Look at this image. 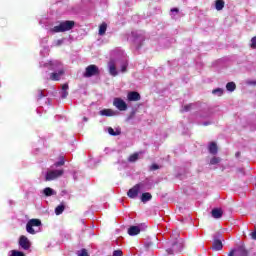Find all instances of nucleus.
Instances as JSON below:
<instances>
[{
    "label": "nucleus",
    "mask_w": 256,
    "mask_h": 256,
    "mask_svg": "<svg viewBox=\"0 0 256 256\" xmlns=\"http://www.w3.org/2000/svg\"><path fill=\"white\" fill-rule=\"evenodd\" d=\"M223 7H225V1L223 0H216L215 8L217 11H222Z\"/></svg>",
    "instance_id": "5701e85b"
},
{
    "label": "nucleus",
    "mask_w": 256,
    "mask_h": 256,
    "mask_svg": "<svg viewBox=\"0 0 256 256\" xmlns=\"http://www.w3.org/2000/svg\"><path fill=\"white\" fill-rule=\"evenodd\" d=\"M236 156H239V152L236 153Z\"/></svg>",
    "instance_id": "c03bdc74"
},
{
    "label": "nucleus",
    "mask_w": 256,
    "mask_h": 256,
    "mask_svg": "<svg viewBox=\"0 0 256 256\" xmlns=\"http://www.w3.org/2000/svg\"><path fill=\"white\" fill-rule=\"evenodd\" d=\"M97 73H99V68H97L95 65H90L86 68L84 76L93 77V75H97Z\"/></svg>",
    "instance_id": "9b49d317"
},
{
    "label": "nucleus",
    "mask_w": 256,
    "mask_h": 256,
    "mask_svg": "<svg viewBox=\"0 0 256 256\" xmlns=\"http://www.w3.org/2000/svg\"><path fill=\"white\" fill-rule=\"evenodd\" d=\"M113 105L118 111H127V103L121 98H114Z\"/></svg>",
    "instance_id": "6e6552de"
},
{
    "label": "nucleus",
    "mask_w": 256,
    "mask_h": 256,
    "mask_svg": "<svg viewBox=\"0 0 256 256\" xmlns=\"http://www.w3.org/2000/svg\"><path fill=\"white\" fill-rule=\"evenodd\" d=\"M44 195H46V197H51V195H55V190H53L50 187H47L43 190Z\"/></svg>",
    "instance_id": "b1692460"
},
{
    "label": "nucleus",
    "mask_w": 256,
    "mask_h": 256,
    "mask_svg": "<svg viewBox=\"0 0 256 256\" xmlns=\"http://www.w3.org/2000/svg\"><path fill=\"white\" fill-rule=\"evenodd\" d=\"M42 97H45V95H43V91H39L38 99H42Z\"/></svg>",
    "instance_id": "ea45409f"
},
{
    "label": "nucleus",
    "mask_w": 256,
    "mask_h": 256,
    "mask_svg": "<svg viewBox=\"0 0 256 256\" xmlns=\"http://www.w3.org/2000/svg\"><path fill=\"white\" fill-rule=\"evenodd\" d=\"M157 169H159V165H157V164H152V165L150 166V170H151V171H157Z\"/></svg>",
    "instance_id": "e433bc0d"
},
{
    "label": "nucleus",
    "mask_w": 256,
    "mask_h": 256,
    "mask_svg": "<svg viewBox=\"0 0 256 256\" xmlns=\"http://www.w3.org/2000/svg\"><path fill=\"white\" fill-rule=\"evenodd\" d=\"M183 251V240L182 239H176L174 243H172V248H169L167 250V253L169 255H173L175 253H181Z\"/></svg>",
    "instance_id": "423d86ee"
},
{
    "label": "nucleus",
    "mask_w": 256,
    "mask_h": 256,
    "mask_svg": "<svg viewBox=\"0 0 256 256\" xmlns=\"http://www.w3.org/2000/svg\"><path fill=\"white\" fill-rule=\"evenodd\" d=\"M99 113L102 117H115V115H117V112L112 109H103Z\"/></svg>",
    "instance_id": "ddd939ff"
},
{
    "label": "nucleus",
    "mask_w": 256,
    "mask_h": 256,
    "mask_svg": "<svg viewBox=\"0 0 256 256\" xmlns=\"http://www.w3.org/2000/svg\"><path fill=\"white\" fill-rule=\"evenodd\" d=\"M213 95H217L218 97H221L223 95V89L217 88L212 91Z\"/></svg>",
    "instance_id": "7c9ffc66"
},
{
    "label": "nucleus",
    "mask_w": 256,
    "mask_h": 256,
    "mask_svg": "<svg viewBox=\"0 0 256 256\" xmlns=\"http://www.w3.org/2000/svg\"><path fill=\"white\" fill-rule=\"evenodd\" d=\"M41 227V220L39 219H31L26 224V231L30 235H35V233H39V229L35 230V228Z\"/></svg>",
    "instance_id": "39448f33"
},
{
    "label": "nucleus",
    "mask_w": 256,
    "mask_h": 256,
    "mask_svg": "<svg viewBox=\"0 0 256 256\" xmlns=\"http://www.w3.org/2000/svg\"><path fill=\"white\" fill-rule=\"evenodd\" d=\"M107 131L109 135H112L113 137H117V135H121V130L120 129H113L112 127H108Z\"/></svg>",
    "instance_id": "6ab92c4d"
},
{
    "label": "nucleus",
    "mask_w": 256,
    "mask_h": 256,
    "mask_svg": "<svg viewBox=\"0 0 256 256\" xmlns=\"http://www.w3.org/2000/svg\"><path fill=\"white\" fill-rule=\"evenodd\" d=\"M212 249L214 251H221L223 249V243L221 240H214Z\"/></svg>",
    "instance_id": "dca6fc26"
},
{
    "label": "nucleus",
    "mask_w": 256,
    "mask_h": 256,
    "mask_svg": "<svg viewBox=\"0 0 256 256\" xmlns=\"http://www.w3.org/2000/svg\"><path fill=\"white\" fill-rule=\"evenodd\" d=\"M143 187H144L143 183L136 184L127 192L128 197L130 199H137L139 193L143 191Z\"/></svg>",
    "instance_id": "0eeeda50"
},
{
    "label": "nucleus",
    "mask_w": 256,
    "mask_h": 256,
    "mask_svg": "<svg viewBox=\"0 0 256 256\" xmlns=\"http://www.w3.org/2000/svg\"><path fill=\"white\" fill-rule=\"evenodd\" d=\"M63 165H65V158L60 157L58 162H55L54 165L50 167V169L47 170L45 179L47 181H55V179H59V177L63 176V173H65V170H63Z\"/></svg>",
    "instance_id": "7ed1b4c3"
},
{
    "label": "nucleus",
    "mask_w": 256,
    "mask_h": 256,
    "mask_svg": "<svg viewBox=\"0 0 256 256\" xmlns=\"http://www.w3.org/2000/svg\"><path fill=\"white\" fill-rule=\"evenodd\" d=\"M83 119H84V121H87V117H84Z\"/></svg>",
    "instance_id": "37998d69"
},
{
    "label": "nucleus",
    "mask_w": 256,
    "mask_h": 256,
    "mask_svg": "<svg viewBox=\"0 0 256 256\" xmlns=\"http://www.w3.org/2000/svg\"><path fill=\"white\" fill-rule=\"evenodd\" d=\"M132 37L134 38V43H138V41H143V36L139 32H132Z\"/></svg>",
    "instance_id": "412c9836"
},
{
    "label": "nucleus",
    "mask_w": 256,
    "mask_h": 256,
    "mask_svg": "<svg viewBox=\"0 0 256 256\" xmlns=\"http://www.w3.org/2000/svg\"><path fill=\"white\" fill-rule=\"evenodd\" d=\"M221 163V158L219 157H213L211 160H210V165H217Z\"/></svg>",
    "instance_id": "c85d7f7f"
},
{
    "label": "nucleus",
    "mask_w": 256,
    "mask_h": 256,
    "mask_svg": "<svg viewBox=\"0 0 256 256\" xmlns=\"http://www.w3.org/2000/svg\"><path fill=\"white\" fill-rule=\"evenodd\" d=\"M19 245L21 248L24 249V251H28V249L31 248V241H29V238H27V236H21L19 239Z\"/></svg>",
    "instance_id": "1a4fd4ad"
},
{
    "label": "nucleus",
    "mask_w": 256,
    "mask_h": 256,
    "mask_svg": "<svg viewBox=\"0 0 256 256\" xmlns=\"http://www.w3.org/2000/svg\"><path fill=\"white\" fill-rule=\"evenodd\" d=\"M63 211H65V206H63V205H59L55 208L56 215H61V213H63Z\"/></svg>",
    "instance_id": "cd10ccee"
},
{
    "label": "nucleus",
    "mask_w": 256,
    "mask_h": 256,
    "mask_svg": "<svg viewBox=\"0 0 256 256\" xmlns=\"http://www.w3.org/2000/svg\"><path fill=\"white\" fill-rule=\"evenodd\" d=\"M251 238L254 239V241H256V231L250 233Z\"/></svg>",
    "instance_id": "4c0bfd02"
},
{
    "label": "nucleus",
    "mask_w": 256,
    "mask_h": 256,
    "mask_svg": "<svg viewBox=\"0 0 256 256\" xmlns=\"http://www.w3.org/2000/svg\"><path fill=\"white\" fill-rule=\"evenodd\" d=\"M208 151L211 155H217V144L215 142H211L208 146Z\"/></svg>",
    "instance_id": "f3484780"
},
{
    "label": "nucleus",
    "mask_w": 256,
    "mask_h": 256,
    "mask_svg": "<svg viewBox=\"0 0 256 256\" xmlns=\"http://www.w3.org/2000/svg\"><path fill=\"white\" fill-rule=\"evenodd\" d=\"M113 256H123V252L121 250H115Z\"/></svg>",
    "instance_id": "c9c22d12"
},
{
    "label": "nucleus",
    "mask_w": 256,
    "mask_h": 256,
    "mask_svg": "<svg viewBox=\"0 0 256 256\" xmlns=\"http://www.w3.org/2000/svg\"><path fill=\"white\" fill-rule=\"evenodd\" d=\"M63 41H65V40L64 39L57 40V41L54 42V45L56 47H59V45H63Z\"/></svg>",
    "instance_id": "f704fd0d"
},
{
    "label": "nucleus",
    "mask_w": 256,
    "mask_h": 256,
    "mask_svg": "<svg viewBox=\"0 0 256 256\" xmlns=\"http://www.w3.org/2000/svg\"><path fill=\"white\" fill-rule=\"evenodd\" d=\"M140 155H141V152H136V153L129 156L128 161L130 163H135V161L139 160Z\"/></svg>",
    "instance_id": "aec40b11"
},
{
    "label": "nucleus",
    "mask_w": 256,
    "mask_h": 256,
    "mask_svg": "<svg viewBox=\"0 0 256 256\" xmlns=\"http://www.w3.org/2000/svg\"><path fill=\"white\" fill-rule=\"evenodd\" d=\"M106 31H107V24L102 23L99 27V35H105Z\"/></svg>",
    "instance_id": "393cba45"
},
{
    "label": "nucleus",
    "mask_w": 256,
    "mask_h": 256,
    "mask_svg": "<svg viewBox=\"0 0 256 256\" xmlns=\"http://www.w3.org/2000/svg\"><path fill=\"white\" fill-rule=\"evenodd\" d=\"M141 233V228L139 226H131L128 228V235L131 237H135V235H139Z\"/></svg>",
    "instance_id": "4468645a"
},
{
    "label": "nucleus",
    "mask_w": 256,
    "mask_h": 256,
    "mask_svg": "<svg viewBox=\"0 0 256 256\" xmlns=\"http://www.w3.org/2000/svg\"><path fill=\"white\" fill-rule=\"evenodd\" d=\"M78 256H89V253H87L86 249H82L80 252H78Z\"/></svg>",
    "instance_id": "473e14b6"
},
{
    "label": "nucleus",
    "mask_w": 256,
    "mask_h": 256,
    "mask_svg": "<svg viewBox=\"0 0 256 256\" xmlns=\"http://www.w3.org/2000/svg\"><path fill=\"white\" fill-rule=\"evenodd\" d=\"M128 101H141V95L138 92L132 91L127 95Z\"/></svg>",
    "instance_id": "f8f14e48"
},
{
    "label": "nucleus",
    "mask_w": 256,
    "mask_h": 256,
    "mask_svg": "<svg viewBox=\"0 0 256 256\" xmlns=\"http://www.w3.org/2000/svg\"><path fill=\"white\" fill-rule=\"evenodd\" d=\"M251 47L252 49H256V36L251 39Z\"/></svg>",
    "instance_id": "72a5a7b5"
},
{
    "label": "nucleus",
    "mask_w": 256,
    "mask_h": 256,
    "mask_svg": "<svg viewBox=\"0 0 256 256\" xmlns=\"http://www.w3.org/2000/svg\"><path fill=\"white\" fill-rule=\"evenodd\" d=\"M236 85H235V83L234 82H229V83H227V85H226V89H227V91H230V92H233L235 89H236Z\"/></svg>",
    "instance_id": "a878e982"
},
{
    "label": "nucleus",
    "mask_w": 256,
    "mask_h": 256,
    "mask_svg": "<svg viewBox=\"0 0 256 256\" xmlns=\"http://www.w3.org/2000/svg\"><path fill=\"white\" fill-rule=\"evenodd\" d=\"M10 256H25V253L18 251V250H11L9 252Z\"/></svg>",
    "instance_id": "bb28decb"
},
{
    "label": "nucleus",
    "mask_w": 256,
    "mask_h": 256,
    "mask_svg": "<svg viewBox=\"0 0 256 256\" xmlns=\"http://www.w3.org/2000/svg\"><path fill=\"white\" fill-rule=\"evenodd\" d=\"M195 105H193V104H188V105H186V106H184L182 109H181V111H182V113H187V111H191V108H193Z\"/></svg>",
    "instance_id": "c756f323"
},
{
    "label": "nucleus",
    "mask_w": 256,
    "mask_h": 256,
    "mask_svg": "<svg viewBox=\"0 0 256 256\" xmlns=\"http://www.w3.org/2000/svg\"><path fill=\"white\" fill-rule=\"evenodd\" d=\"M112 57L116 58H112L108 62V70L112 77H117V75H119V72L117 71V65H120L121 72L125 73L129 64L127 63V58H125V52H123L121 49L112 51Z\"/></svg>",
    "instance_id": "f257e3e1"
},
{
    "label": "nucleus",
    "mask_w": 256,
    "mask_h": 256,
    "mask_svg": "<svg viewBox=\"0 0 256 256\" xmlns=\"http://www.w3.org/2000/svg\"><path fill=\"white\" fill-rule=\"evenodd\" d=\"M151 199H152V196H151V193L149 192L143 193L141 196L142 203H147V201H151Z\"/></svg>",
    "instance_id": "4be33fe9"
},
{
    "label": "nucleus",
    "mask_w": 256,
    "mask_h": 256,
    "mask_svg": "<svg viewBox=\"0 0 256 256\" xmlns=\"http://www.w3.org/2000/svg\"><path fill=\"white\" fill-rule=\"evenodd\" d=\"M40 54H41L43 57H46V55H49V48H48V47H45L42 51H40Z\"/></svg>",
    "instance_id": "2f4dec72"
},
{
    "label": "nucleus",
    "mask_w": 256,
    "mask_h": 256,
    "mask_svg": "<svg viewBox=\"0 0 256 256\" xmlns=\"http://www.w3.org/2000/svg\"><path fill=\"white\" fill-rule=\"evenodd\" d=\"M203 125L207 126V125H209V122H204Z\"/></svg>",
    "instance_id": "a19ab883"
},
{
    "label": "nucleus",
    "mask_w": 256,
    "mask_h": 256,
    "mask_svg": "<svg viewBox=\"0 0 256 256\" xmlns=\"http://www.w3.org/2000/svg\"><path fill=\"white\" fill-rule=\"evenodd\" d=\"M251 85H256V81L250 82Z\"/></svg>",
    "instance_id": "79ce46f5"
},
{
    "label": "nucleus",
    "mask_w": 256,
    "mask_h": 256,
    "mask_svg": "<svg viewBox=\"0 0 256 256\" xmlns=\"http://www.w3.org/2000/svg\"><path fill=\"white\" fill-rule=\"evenodd\" d=\"M69 84H64L62 86V91H61V98L62 99H67V95H69Z\"/></svg>",
    "instance_id": "a211bd4d"
},
{
    "label": "nucleus",
    "mask_w": 256,
    "mask_h": 256,
    "mask_svg": "<svg viewBox=\"0 0 256 256\" xmlns=\"http://www.w3.org/2000/svg\"><path fill=\"white\" fill-rule=\"evenodd\" d=\"M40 67H45L50 71H54L50 74L51 81H60L61 77L65 75V70L63 69V64L59 60H51L48 62H40Z\"/></svg>",
    "instance_id": "f03ea898"
},
{
    "label": "nucleus",
    "mask_w": 256,
    "mask_h": 256,
    "mask_svg": "<svg viewBox=\"0 0 256 256\" xmlns=\"http://www.w3.org/2000/svg\"><path fill=\"white\" fill-rule=\"evenodd\" d=\"M228 256H247V250L243 246H240L238 248H235L232 250Z\"/></svg>",
    "instance_id": "9d476101"
},
{
    "label": "nucleus",
    "mask_w": 256,
    "mask_h": 256,
    "mask_svg": "<svg viewBox=\"0 0 256 256\" xmlns=\"http://www.w3.org/2000/svg\"><path fill=\"white\" fill-rule=\"evenodd\" d=\"M75 27V21L65 20L58 22V25H55L50 29V33H65L66 31H71Z\"/></svg>",
    "instance_id": "20e7f679"
},
{
    "label": "nucleus",
    "mask_w": 256,
    "mask_h": 256,
    "mask_svg": "<svg viewBox=\"0 0 256 256\" xmlns=\"http://www.w3.org/2000/svg\"><path fill=\"white\" fill-rule=\"evenodd\" d=\"M211 215L214 219H221L223 217V210L215 208L212 210Z\"/></svg>",
    "instance_id": "2eb2a0df"
},
{
    "label": "nucleus",
    "mask_w": 256,
    "mask_h": 256,
    "mask_svg": "<svg viewBox=\"0 0 256 256\" xmlns=\"http://www.w3.org/2000/svg\"><path fill=\"white\" fill-rule=\"evenodd\" d=\"M171 13L173 14V13H179V9H177V8H172L171 9Z\"/></svg>",
    "instance_id": "58836bf2"
}]
</instances>
